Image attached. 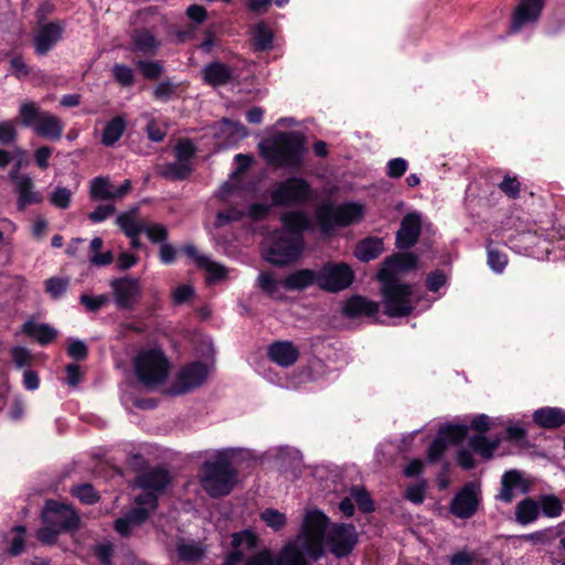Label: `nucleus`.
Instances as JSON below:
<instances>
[{"mask_svg":"<svg viewBox=\"0 0 565 565\" xmlns=\"http://www.w3.org/2000/svg\"><path fill=\"white\" fill-rule=\"evenodd\" d=\"M479 502V489L475 483L469 482L452 498L450 512L457 518L469 519L477 512Z\"/></svg>","mask_w":565,"mask_h":565,"instance_id":"obj_17","label":"nucleus"},{"mask_svg":"<svg viewBox=\"0 0 565 565\" xmlns=\"http://www.w3.org/2000/svg\"><path fill=\"white\" fill-rule=\"evenodd\" d=\"M533 420L546 429L558 428L565 424V409L559 407H542L533 413Z\"/></svg>","mask_w":565,"mask_h":565,"instance_id":"obj_26","label":"nucleus"},{"mask_svg":"<svg viewBox=\"0 0 565 565\" xmlns=\"http://www.w3.org/2000/svg\"><path fill=\"white\" fill-rule=\"evenodd\" d=\"M408 163L403 158L391 159L386 164V175L392 179H398L407 171Z\"/></svg>","mask_w":565,"mask_h":565,"instance_id":"obj_57","label":"nucleus"},{"mask_svg":"<svg viewBox=\"0 0 565 565\" xmlns=\"http://www.w3.org/2000/svg\"><path fill=\"white\" fill-rule=\"evenodd\" d=\"M540 516V504L533 499L522 500L515 509V520L522 525H527L536 521Z\"/></svg>","mask_w":565,"mask_h":565,"instance_id":"obj_35","label":"nucleus"},{"mask_svg":"<svg viewBox=\"0 0 565 565\" xmlns=\"http://www.w3.org/2000/svg\"><path fill=\"white\" fill-rule=\"evenodd\" d=\"M282 231H275L264 243V258L276 266H285L297 260L303 250L302 233L311 228V221L301 211L281 215Z\"/></svg>","mask_w":565,"mask_h":565,"instance_id":"obj_2","label":"nucleus"},{"mask_svg":"<svg viewBox=\"0 0 565 565\" xmlns=\"http://www.w3.org/2000/svg\"><path fill=\"white\" fill-rule=\"evenodd\" d=\"M115 79L122 86H131L135 82L134 71L124 64H115L113 67Z\"/></svg>","mask_w":565,"mask_h":565,"instance_id":"obj_52","label":"nucleus"},{"mask_svg":"<svg viewBox=\"0 0 565 565\" xmlns=\"http://www.w3.org/2000/svg\"><path fill=\"white\" fill-rule=\"evenodd\" d=\"M380 305L361 296L349 298L343 305V313L347 317H375L379 313Z\"/></svg>","mask_w":565,"mask_h":565,"instance_id":"obj_25","label":"nucleus"},{"mask_svg":"<svg viewBox=\"0 0 565 565\" xmlns=\"http://www.w3.org/2000/svg\"><path fill=\"white\" fill-rule=\"evenodd\" d=\"M256 534L249 530H244L233 535V551L227 555L222 565H239L243 562L244 548L253 552L255 547Z\"/></svg>","mask_w":565,"mask_h":565,"instance_id":"obj_23","label":"nucleus"},{"mask_svg":"<svg viewBox=\"0 0 565 565\" xmlns=\"http://www.w3.org/2000/svg\"><path fill=\"white\" fill-rule=\"evenodd\" d=\"M192 172V166L189 162L177 160L160 167V174L171 180H183Z\"/></svg>","mask_w":565,"mask_h":565,"instance_id":"obj_39","label":"nucleus"},{"mask_svg":"<svg viewBox=\"0 0 565 565\" xmlns=\"http://www.w3.org/2000/svg\"><path fill=\"white\" fill-rule=\"evenodd\" d=\"M544 3L545 0H520L513 14L511 32H519L524 26L535 23L541 15Z\"/></svg>","mask_w":565,"mask_h":565,"instance_id":"obj_19","label":"nucleus"},{"mask_svg":"<svg viewBox=\"0 0 565 565\" xmlns=\"http://www.w3.org/2000/svg\"><path fill=\"white\" fill-rule=\"evenodd\" d=\"M11 356L17 367L22 369L29 366L32 361L30 351L24 347H14L11 350Z\"/></svg>","mask_w":565,"mask_h":565,"instance_id":"obj_59","label":"nucleus"},{"mask_svg":"<svg viewBox=\"0 0 565 565\" xmlns=\"http://www.w3.org/2000/svg\"><path fill=\"white\" fill-rule=\"evenodd\" d=\"M182 250L199 268H202L207 273L206 280L209 284H215L226 278V268L221 264L211 260L209 256L200 254L194 245L186 244L183 246Z\"/></svg>","mask_w":565,"mask_h":565,"instance_id":"obj_20","label":"nucleus"},{"mask_svg":"<svg viewBox=\"0 0 565 565\" xmlns=\"http://www.w3.org/2000/svg\"><path fill=\"white\" fill-rule=\"evenodd\" d=\"M521 486V476L518 471L505 472L501 480V490L497 499L504 503H511L515 498V491Z\"/></svg>","mask_w":565,"mask_h":565,"instance_id":"obj_34","label":"nucleus"},{"mask_svg":"<svg viewBox=\"0 0 565 565\" xmlns=\"http://www.w3.org/2000/svg\"><path fill=\"white\" fill-rule=\"evenodd\" d=\"M72 200V191L64 186H56L49 196L50 203L61 210L70 206Z\"/></svg>","mask_w":565,"mask_h":565,"instance_id":"obj_47","label":"nucleus"},{"mask_svg":"<svg viewBox=\"0 0 565 565\" xmlns=\"http://www.w3.org/2000/svg\"><path fill=\"white\" fill-rule=\"evenodd\" d=\"M422 227L420 214L408 213L402 222L396 233V245L398 248H409L415 245Z\"/></svg>","mask_w":565,"mask_h":565,"instance_id":"obj_21","label":"nucleus"},{"mask_svg":"<svg viewBox=\"0 0 565 565\" xmlns=\"http://www.w3.org/2000/svg\"><path fill=\"white\" fill-rule=\"evenodd\" d=\"M312 189L302 178H288L271 192V202L276 206L303 204L311 200Z\"/></svg>","mask_w":565,"mask_h":565,"instance_id":"obj_10","label":"nucleus"},{"mask_svg":"<svg viewBox=\"0 0 565 565\" xmlns=\"http://www.w3.org/2000/svg\"><path fill=\"white\" fill-rule=\"evenodd\" d=\"M498 441H489L484 436L482 435H479V436H472L470 439H469V447L480 454L483 458H491L492 457V454L493 451L495 450V448L498 447Z\"/></svg>","mask_w":565,"mask_h":565,"instance_id":"obj_45","label":"nucleus"},{"mask_svg":"<svg viewBox=\"0 0 565 565\" xmlns=\"http://www.w3.org/2000/svg\"><path fill=\"white\" fill-rule=\"evenodd\" d=\"M143 233L152 243H164L167 239V228L161 224L145 225Z\"/></svg>","mask_w":565,"mask_h":565,"instance_id":"obj_62","label":"nucleus"},{"mask_svg":"<svg viewBox=\"0 0 565 565\" xmlns=\"http://www.w3.org/2000/svg\"><path fill=\"white\" fill-rule=\"evenodd\" d=\"M258 287L273 299L282 300L285 299V279L279 280L271 273H262L257 278Z\"/></svg>","mask_w":565,"mask_h":565,"instance_id":"obj_31","label":"nucleus"},{"mask_svg":"<svg viewBox=\"0 0 565 565\" xmlns=\"http://www.w3.org/2000/svg\"><path fill=\"white\" fill-rule=\"evenodd\" d=\"M540 513L548 518L559 516L563 511V504L561 500L555 495H544L540 502Z\"/></svg>","mask_w":565,"mask_h":565,"instance_id":"obj_46","label":"nucleus"},{"mask_svg":"<svg viewBox=\"0 0 565 565\" xmlns=\"http://www.w3.org/2000/svg\"><path fill=\"white\" fill-rule=\"evenodd\" d=\"M476 554L467 550L458 551L448 557L449 565H471Z\"/></svg>","mask_w":565,"mask_h":565,"instance_id":"obj_63","label":"nucleus"},{"mask_svg":"<svg viewBox=\"0 0 565 565\" xmlns=\"http://www.w3.org/2000/svg\"><path fill=\"white\" fill-rule=\"evenodd\" d=\"M324 539L331 553L337 557H343L350 554L358 543V533L352 524L340 523L330 527L326 526Z\"/></svg>","mask_w":565,"mask_h":565,"instance_id":"obj_13","label":"nucleus"},{"mask_svg":"<svg viewBox=\"0 0 565 565\" xmlns=\"http://www.w3.org/2000/svg\"><path fill=\"white\" fill-rule=\"evenodd\" d=\"M118 309L132 310L141 297V286L137 278L122 277L109 284Z\"/></svg>","mask_w":565,"mask_h":565,"instance_id":"obj_15","label":"nucleus"},{"mask_svg":"<svg viewBox=\"0 0 565 565\" xmlns=\"http://www.w3.org/2000/svg\"><path fill=\"white\" fill-rule=\"evenodd\" d=\"M259 516L260 520L275 532L280 531L287 524L286 514L273 508L263 510Z\"/></svg>","mask_w":565,"mask_h":565,"instance_id":"obj_44","label":"nucleus"},{"mask_svg":"<svg viewBox=\"0 0 565 565\" xmlns=\"http://www.w3.org/2000/svg\"><path fill=\"white\" fill-rule=\"evenodd\" d=\"M257 541L258 537L256 536L253 552H247L246 548H244L243 561L245 565H276L268 550H258Z\"/></svg>","mask_w":565,"mask_h":565,"instance_id":"obj_41","label":"nucleus"},{"mask_svg":"<svg viewBox=\"0 0 565 565\" xmlns=\"http://www.w3.org/2000/svg\"><path fill=\"white\" fill-rule=\"evenodd\" d=\"M210 369L201 362H192L183 366L177 377V394H184L201 386L207 379Z\"/></svg>","mask_w":565,"mask_h":565,"instance_id":"obj_18","label":"nucleus"},{"mask_svg":"<svg viewBox=\"0 0 565 565\" xmlns=\"http://www.w3.org/2000/svg\"><path fill=\"white\" fill-rule=\"evenodd\" d=\"M19 116L21 125L33 129L38 136L50 140L61 139L64 130L61 119L50 111L41 110L34 102L21 103Z\"/></svg>","mask_w":565,"mask_h":565,"instance_id":"obj_8","label":"nucleus"},{"mask_svg":"<svg viewBox=\"0 0 565 565\" xmlns=\"http://www.w3.org/2000/svg\"><path fill=\"white\" fill-rule=\"evenodd\" d=\"M383 252V241L377 237H369L361 241L354 250L355 257L361 262H370Z\"/></svg>","mask_w":565,"mask_h":565,"instance_id":"obj_33","label":"nucleus"},{"mask_svg":"<svg viewBox=\"0 0 565 565\" xmlns=\"http://www.w3.org/2000/svg\"><path fill=\"white\" fill-rule=\"evenodd\" d=\"M315 284L318 285V271L313 269H298L285 278V287L289 291H301Z\"/></svg>","mask_w":565,"mask_h":565,"instance_id":"obj_29","label":"nucleus"},{"mask_svg":"<svg viewBox=\"0 0 565 565\" xmlns=\"http://www.w3.org/2000/svg\"><path fill=\"white\" fill-rule=\"evenodd\" d=\"M273 39V31L265 23H258L254 26L253 41L257 51H266L270 49Z\"/></svg>","mask_w":565,"mask_h":565,"instance_id":"obj_40","label":"nucleus"},{"mask_svg":"<svg viewBox=\"0 0 565 565\" xmlns=\"http://www.w3.org/2000/svg\"><path fill=\"white\" fill-rule=\"evenodd\" d=\"M202 73L204 82L214 87L227 84L233 77V68L221 62L207 64Z\"/></svg>","mask_w":565,"mask_h":565,"instance_id":"obj_28","label":"nucleus"},{"mask_svg":"<svg viewBox=\"0 0 565 565\" xmlns=\"http://www.w3.org/2000/svg\"><path fill=\"white\" fill-rule=\"evenodd\" d=\"M79 302L87 311L96 312L109 302V298L106 295L89 296L84 294L79 297Z\"/></svg>","mask_w":565,"mask_h":565,"instance_id":"obj_50","label":"nucleus"},{"mask_svg":"<svg viewBox=\"0 0 565 565\" xmlns=\"http://www.w3.org/2000/svg\"><path fill=\"white\" fill-rule=\"evenodd\" d=\"M222 131L228 134V136L234 140L243 139L247 136L246 128L238 121H233L224 118L222 120Z\"/></svg>","mask_w":565,"mask_h":565,"instance_id":"obj_53","label":"nucleus"},{"mask_svg":"<svg viewBox=\"0 0 565 565\" xmlns=\"http://www.w3.org/2000/svg\"><path fill=\"white\" fill-rule=\"evenodd\" d=\"M268 355L279 366L288 367L298 360L299 350L289 341H277L269 345Z\"/></svg>","mask_w":565,"mask_h":565,"instance_id":"obj_24","label":"nucleus"},{"mask_svg":"<svg viewBox=\"0 0 565 565\" xmlns=\"http://www.w3.org/2000/svg\"><path fill=\"white\" fill-rule=\"evenodd\" d=\"M13 531L17 533L11 542V546L9 548V553L12 556L20 555L24 550V534H25V527L22 525H17L13 527Z\"/></svg>","mask_w":565,"mask_h":565,"instance_id":"obj_58","label":"nucleus"},{"mask_svg":"<svg viewBox=\"0 0 565 565\" xmlns=\"http://www.w3.org/2000/svg\"><path fill=\"white\" fill-rule=\"evenodd\" d=\"M259 150L269 166L285 169L299 168L306 151L305 138L297 131L277 132L271 139L262 141Z\"/></svg>","mask_w":565,"mask_h":565,"instance_id":"obj_5","label":"nucleus"},{"mask_svg":"<svg viewBox=\"0 0 565 565\" xmlns=\"http://www.w3.org/2000/svg\"><path fill=\"white\" fill-rule=\"evenodd\" d=\"M114 190L107 178L97 177L90 182V196L94 200L114 199Z\"/></svg>","mask_w":565,"mask_h":565,"instance_id":"obj_42","label":"nucleus"},{"mask_svg":"<svg viewBox=\"0 0 565 565\" xmlns=\"http://www.w3.org/2000/svg\"><path fill=\"white\" fill-rule=\"evenodd\" d=\"M22 332L28 337L34 338L41 345L49 344L57 334L56 330L50 324L35 323L33 320H28L23 323Z\"/></svg>","mask_w":565,"mask_h":565,"instance_id":"obj_30","label":"nucleus"},{"mask_svg":"<svg viewBox=\"0 0 565 565\" xmlns=\"http://www.w3.org/2000/svg\"><path fill=\"white\" fill-rule=\"evenodd\" d=\"M234 449L217 450L214 458L203 463L201 486L212 498L227 495L237 481L236 470L231 465Z\"/></svg>","mask_w":565,"mask_h":565,"instance_id":"obj_6","label":"nucleus"},{"mask_svg":"<svg viewBox=\"0 0 565 565\" xmlns=\"http://www.w3.org/2000/svg\"><path fill=\"white\" fill-rule=\"evenodd\" d=\"M259 460H275L281 465H291L301 460V454L295 448L288 446H278L266 450L259 457Z\"/></svg>","mask_w":565,"mask_h":565,"instance_id":"obj_32","label":"nucleus"},{"mask_svg":"<svg viewBox=\"0 0 565 565\" xmlns=\"http://www.w3.org/2000/svg\"><path fill=\"white\" fill-rule=\"evenodd\" d=\"M487 263L489 267L497 274L503 273L508 265V256L504 253L492 247V241L487 239Z\"/></svg>","mask_w":565,"mask_h":565,"instance_id":"obj_43","label":"nucleus"},{"mask_svg":"<svg viewBox=\"0 0 565 565\" xmlns=\"http://www.w3.org/2000/svg\"><path fill=\"white\" fill-rule=\"evenodd\" d=\"M68 287V279L62 277H51L45 281V290L53 298H60Z\"/></svg>","mask_w":565,"mask_h":565,"instance_id":"obj_51","label":"nucleus"},{"mask_svg":"<svg viewBox=\"0 0 565 565\" xmlns=\"http://www.w3.org/2000/svg\"><path fill=\"white\" fill-rule=\"evenodd\" d=\"M170 363L164 353L157 348L140 350L134 359L137 380L148 390H153L166 382Z\"/></svg>","mask_w":565,"mask_h":565,"instance_id":"obj_7","label":"nucleus"},{"mask_svg":"<svg viewBox=\"0 0 565 565\" xmlns=\"http://www.w3.org/2000/svg\"><path fill=\"white\" fill-rule=\"evenodd\" d=\"M73 495L79 499L83 503L92 504L98 500V495L90 484H79L72 490Z\"/></svg>","mask_w":565,"mask_h":565,"instance_id":"obj_56","label":"nucleus"},{"mask_svg":"<svg viewBox=\"0 0 565 565\" xmlns=\"http://www.w3.org/2000/svg\"><path fill=\"white\" fill-rule=\"evenodd\" d=\"M103 247V239L100 237H94L90 241L89 245V263L97 267H103L110 265L114 260L113 253L107 250L105 253H99Z\"/></svg>","mask_w":565,"mask_h":565,"instance_id":"obj_38","label":"nucleus"},{"mask_svg":"<svg viewBox=\"0 0 565 565\" xmlns=\"http://www.w3.org/2000/svg\"><path fill=\"white\" fill-rule=\"evenodd\" d=\"M425 491H426V482L419 481L413 486H409L406 489L405 498L415 504H420L424 501Z\"/></svg>","mask_w":565,"mask_h":565,"instance_id":"obj_60","label":"nucleus"},{"mask_svg":"<svg viewBox=\"0 0 565 565\" xmlns=\"http://www.w3.org/2000/svg\"><path fill=\"white\" fill-rule=\"evenodd\" d=\"M9 180L13 184L17 194V209L23 212L30 205L41 204L44 196L40 190L36 189L32 177L25 172L9 171Z\"/></svg>","mask_w":565,"mask_h":565,"instance_id":"obj_14","label":"nucleus"},{"mask_svg":"<svg viewBox=\"0 0 565 565\" xmlns=\"http://www.w3.org/2000/svg\"><path fill=\"white\" fill-rule=\"evenodd\" d=\"M126 130V121L122 117L117 116L109 120L102 134V143L106 147H113L124 135Z\"/></svg>","mask_w":565,"mask_h":565,"instance_id":"obj_36","label":"nucleus"},{"mask_svg":"<svg viewBox=\"0 0 565 565\" xmlns=\"http://www.w3.org/2000/svg\"><path fill=\"white\" fill-rule=\"evenodd\" d=\"M135 50L145 55H154L161 46V41L149 29H138L131 34Z\"/></svg>","mask_w":565,"mask_h":565,"instance_id":"obj_27","label":"nucleus"},{"mask_svg":"<svg viewBox=\"0 0 565 565\" xmlns=\"http://www.w3.org/2000/svg\"><path fill=\"white\" fill-rule=\"evenodd\" d=\"M354 273L344 263H327L318 270V287L324 291L338 292L351 286Z\"/></svg>","mask_w":565,"mask_h":565,"instance_id":"obj_11","label":"nucleus"},{"mask_svg":"<svg viewBox=\"0 0 565 565\" xmlns=\"http://www.w3.org/2000/svg\"><path fill=\"white\" fill-rule=\"evenodd\" d=\"M195 153V147L190 140H181L174 147L177 160L191 163Z\"/></svg>","mask_w":565,"mask_h":565,"instance_id":"obj_55","label":"nucleus"},{"mask_svg":"<svg viewBox=\"0 0 565 565\" xmlns=\"http://www.w3.org/2000/svg\"><path fill=\"white\" fill-rule=\"evenodd\" d=\"M416 265L417 258L412 253L395 254L384 260L377 278L382 284L384 312L388 317H405L412 312L415 287L401 284L396 276L414 269Z\"/></svg>","mask_w":565,"mask_h":565,"instance_id":"obj_1","label":"nucleus"},{"mask_svg":"<svg viewBox=\"0 0 565 565\" xmlns=\"http://www.w3.org/2000/svg\"><path fill=\"white\" fill-rule=\"evenodd\" d=\"M137 66L147 79H156L162 73V65L157 61H138Z\"/></svg>","mask_w":565,"mask_h":565,"instance_id":"obj_54","label":"nucleus"},{"mask_svg":"<svg viewBox=\"0 0 565 565\" xmlns=\"http://www.w3.org/2000/svg\"><path fill=\"white\" fill-rule=\"evenodd\" d=\"M350 493L362 512L370 513L374 510L373 501L364 488L353 487Z\"/></svg>","mask_w":565,"mask_h":565,"instance_id":"obj_48","label":"nucleus"},{"mask_svg":"<svg viewBox=\"0 0 565 565\" xmlns=\"http://www.w3.org/2000/svg\"><path fill=\"white\" fill-rule=\"evenodd\" d=\"M94 552L103 565H111L113 544L110 542L97 544Z\"/></svg>","mask_w":565,"mask_h":565,"instance_id":"obj_64","label":"nucleus"},{"mask_svg":"<svg viewBox=\"0 0 565 565\" xmlns=\"http://www.w3.org/2000/svg\"><path fill=\"white\" fill-rule=\"evenodd\" d=\"M63 25L50 22L40 26L34 35V47L39 55L46 54L61 40Z\"/></svg>","mask_w":565,"mask_h":565,"instance_id":"obj_22","label":"nucleus"},{"mask_svg":"<svg viewBox=\"0 0 565 565\" xmlns=\"http://www.w3.org/2000/svg\"><path fill=\"white\" fill-rule=\"evenodd\" d=\"M17 138V128L12 120L0 121V143L9 145Z\"/></svg>","mask_w":565,"mask_h":565,"instance_id":"obj_61","label":"nucleus"},{"mask_svg":"<svg viewBox=\"0 0 565 565\" xmlns=\"http://www.w3.org/2000/svg\"><path fill=\"white\" fill-rule=\"evenodd\" d=\"M328 516L318 509L307 510L301 531L279 553L276 565H307L303 555L318 559L323 555V533Z\"/></svg>","mask_w":565,"mask_h":565,"instance_id":"obj_3","label":"nucleus"},{"mask_svg":"<svg viewBox=\"0 0 565 565\" xmlns=\"http://www.w3.org/2000/svg\"><path fill=\"white\" fill-rule=\"evenodd\" d=\"M42 519L44 524H51L61 532L75 529L79 521L72 508L53 500L45 503Z\"/></svg>","mask_w":565,"mask_h":565,"instance_id":"obj_16","label":"nucleus"},{"mask_svg":"<svg viewBox=\"0 0 565 565\" xmlns=\"http://www.w3.org/2000/svg\"><path fill=\"white\" fill-rule=\"evenodd\" d=\"M116 223L126 236L140 235L145 230V224L136 217L135 212H126L118 215Z\"/></svg>","mask_w":565,"mask_h":565,"instance_id":"obj_37","label":"nucleus"},{"mask_svg":"<svg viewBox=\"0 0 565 565\" xmlns=\"http://www.w3.org/2000/svg\"><path fill=\"white\" fill-rule=\"evenodd\" d=\"M169 482L170 475L162 468H154L140 475L136 483L142 490V493L135 500L136 508L116 520V532L127 536L134 527L142 524L148 519L150 512L157 509L158 497L163 492Z\"/></svg>","mask_w":565,"mask_h":565,"instance_id":"obj_4","label":"nucleus"},{"mask_svg":"<svg viewBox=\"0 0 565 565\" xmlns=\"http://www.w3.org/2000/svg\"><path fill=\"white\" fill-rule=\"evenodd\" d=\"M177 550L180 558L183 561H196L204 554L203 547L194 542L181 543Z\"/></svg>","mask_w":565,"mask_h":565,"instance_id":"obj_49","label":"nucleus"},{"mask_svg":"<svg viewBox=\"0 0 565 565\" xmlns=\"http://www.w3.org/2000/svg\"><path fill=\"white\" fill-rule=\"evenodd\" d=\"M364 212L365 207L360 202L324 203L317 209L316 218L321 232L327 234L335 226H349L361 221Z\"/></svg>","mask_w":565,"mask_h":565,"instance_id":"obj_9","label":"nucleus"},{"mask_svg":"<svg viewBox=\"0 0 565 565\" xmlns=\"http://www.w3.org/2000/svg\"><path fill=\"white\" fill-rule=\"evenodd\" d=\"M468 434V425L466 423H446L438 429L436 438L428 448L427 458L429 461H438L441 459L446 448L451 445L460 444Z\"/></svg>","mask_w":565,"mask_h":565,"instance_id":"obj_12","label":"nucleus"}]
</instances>
